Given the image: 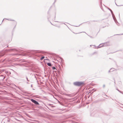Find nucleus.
Here are the masks:
<instances>
[{"label":"nucleus","mask_w":123,"mask_h":123,"mask_svg":"<svg viewBox=\"0 0 123 123\" xmlns=\"http://www.w3.org/2000/svg\"><path fill=\"white\" fill-rule=\"evenodd\" d=\"M44 56H43L41 58V59H40L41 60H43V59H44Z\"/></svg>","instance_id":"obj_4"},{"label":"nucleus","mask_w":123,"mask_h":123,"mask_svg":"<svg viewBox=\"0 0 123 123\" xmlns=\"http://www.w3.org/2000/svg\"><path fill=\"white\" fill-rule=\"evenodd\" d=\"M31 100L32 102H33V103H34L36 104V105H38L39 104L36 101H35V100L33 99H31Z\"/></svg>","instance_id":"obj_2"},{"label":"nucleus","mask_w":123,"mask_h":123,"mask_svg":"<svg viewBox=\"0 0 123 123\" xmlns=\"http://www.w3.org/2000/svg\"><path fill=\"white\" fill-rule=\"evenodd\" d=\"M47 64L49 66H51V64L50 63H47Z\"/></svg>","instance_id":"obj_3"},{"label":"nucleus","mask_w":123,"mask_h":123,"mask_svg":"<svg viewBox=\"0 0 123 123\" xmlns=\"http://www.w3.org/2000/svg\"><path fill=\"white\" fill-rule=\"evenodd\" d=\"M53 69H55V67H54L53 68Z\"/></svg>","instance_id":"obj_5"},{"label":"nucleus","mask_w":123,"mask_h":123,"mask_svg":"<svg viewBox=\"0 0 123 123\" xmlns=\"http://www.w3.org/2000/svg\"><path fill=\"white\" fill-rule=\"evenodd\" d=\"M74 84L76 86H82L84 85V83L83 82H76L74 83Z\"/></svg>","instance_id":"obj_1"}]
</instances>
